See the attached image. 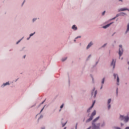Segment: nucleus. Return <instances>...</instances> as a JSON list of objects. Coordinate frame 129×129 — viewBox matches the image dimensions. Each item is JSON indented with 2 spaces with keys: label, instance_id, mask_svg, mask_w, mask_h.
<instances>
[{
  "label": "nucleus",
  "instance_id": "obj_1",
  "mask_svg": "<svg viewBox=\"0 0 129 129\" xmlns=\"http://www.w3.org/2000/svg\"><path fill=\"white\" fill-rule=\"evenodd\" d=\"M99 118H100V117L98 116L93 120V122H92L93 129H99V126L100 125V124H98V126H96V125H95V124L94 123L95 122H96V121H97V120H98V119H99Z\"/></svg>",
  "mask_w": 129,
  "mask_h": 129
},
{
  "label": "nucleus",
  "instance_id": "obj_2",
  "mask_svg": "<svg viewBox=\"0 0 129 129\" xmlns=\"http://www.w3.org/2000/svg\"><path fill=\"white\" fill-rule=\"evenodd\" d=\"M96 114V111L94 110L92 113L90 117L86 120V122H89V121H91V120H92V119H93V117H94V115H95Z\"/></svg>",
  "mask_w": 129,
  "mask_h": 129
},
{
  "label": "nucleus",
  "instance_id": "obj_3",
  "mask_svg": "<svg viewBox=\"0 0 129 129\" xmlns=\"http://www.w3.org/2000/svg\"><path fill=\"white\" fill-rule=\"evenodd\" d=\"M119 119H120V120H124L125 122H127V121H128L129 120V117L120 115Z\"/></svg>",
  "mask_w": 129,
  "mask_h": 129
},
{
  "label": "nucleus",
  "instance_id": "obj_4",
  "mask_svg": "<svg viewBox=\"0 0 129 129\" xmlns=\"http://www.w3.org/2000/svg\"><path fill=\"white\" fill-rule=\"evenodd\" d=\"M123 52V50H122V46L121 45H119V55L120 57L121 55H122V53Z\"/></svg>",
  "mask_w": 129,
  "mask_h": 129
},
{
  "label": "nucleus",
  "instance_id": "obj_5",
  "mask_svg": "<svg viewBox=\"0 0 129 129\" xmlns=\"http://www.w3.org/2000/svg\"><path fill=\"white\" fill-rule=\"evenodd\" d=\"M117 76V85H119V78H118V76H117V75L114 74V77L115 79V78H116Z\"/></svg>",
  "mask_w": 129,
  "mask_h": 129
},
{
  "label": "nucleus",
  "instance_id": "obj_6",
  "mask_svg": "<svg viewBox=\"0 0 129 129\" xmlns=\"http://www.w3.org/2000/svg\"><path fill=\"white\" fill-rule=\"evenodd\" d=\"M95 104V101H94L92 106L87 110V112H90V110H91V108H92V107H93V106H94Z\"/></svg>",
  "mask_w": 129,
  "mask_h": 129
},
{
  "label": "nucleus",
  "instance_id": "obj_7",
  "mask_svg": "<svg viewBox=\"0 0 129 129\" xmlns=\"http://www.w3.org/2000/svg\"><path fill=\"white\" fill-rule=\"evenodd\" d=\"M111 65V66H113V69H114V68L115 67V61H114V59L112 60Z\"/></svg>",
  "mask_w": 129,
  "mask_h": 129
},
{
  "label": "nucleus",
  "instance_id": "obj_8",
  "mask_svg": "<svg viewBox=\"0 0 129 129\" xmlns=\"http://www.w3.org/2000/svg\"><path fill=\"white\" fill-rule=\"evenodd\" d=\"M124 11H128L129 12V10L127 8H121L119 10V12H123Z\"/></svg>",
  "mask_w": 129,
  "mask_h": 129
},
{
  "label": "nucleus",
  "instance_id": "obj_9",
  "mask_svg": "<svg viewBox=\"0 0 129 129\" xmlns=\"http://www.w3.org/2000/svg\"><path fill=\"white\" fill-rule=\"evenodd\" d=\"M113 23H110L104 26L103 27V29H106V28H108V27H109V26H110V25H111Z\"/></svg>",
  "mask_w": 129,
  "mask_h": 129
},
{
  "label": "nucleus",
  "instance_id": "obj_10",
  "mask_svg": "<svg viewBox=\"0 0 129 129\" xmlns=\"http://www.w3.org/2000/svg\"><path fill=\"white\" fill-rule=\"evenodd\" d=\"M93 43L92 42H90L87 46V49H89V48H90V47H91V46H92Z\"/></svg>",
  "mask_w": 129,
  "mask_h": 129
},
{
  "label": "nucleus",
  "instance_id": "obj_11",
  "mask_svg": "<svg viewBox=\"0 0 129 129\" xmlns=\"http://www.w3.org/2000/svg\"><path fill=\"white\" fill-rule=\"evenodd\" d=\"M73 30H74L75 31H76L77 30V27L75 25H73L72 27Z\"/></svg>",
  "mask_w": 129,
  "mask_h": 129
},
{
  "label": "nucleus",
  "instance_id": "obj_12",
  "mask_svg": "<svg viewBox=\"0 0 129 129\" xmlns=\"http://www.w3.org/2000/svg\"><path fill=\"white\" fill-rule=\"evenodd\" d=\"M6 85H10V83L9 82H7L5 84H4V86H6Z\"/></svg>",
  "mask_w": 129,
  "mask_h": 129
},
{
  "label": "nucleus",
  "instance_id": "obj_13",
  "mask_svg": "<svg viewBox=\"0 0 129 129\" xmlns=\"http://www.w3.org/2000/svg\"><path fill=\"white\" fill-rule=\"evenodd\" d=\"M128 31H129V24H127L126 32H128Z\"/></svg>",
  "mask_w": 129,
  "mask_h": 129
},
{
  "label": "nucleus",
  "instance_id": "obj_14",
  "mask_svg": "<svg viewBox=\"0 0 129 129\" xmlns=\"http://www.w3.org/2000/svg\"><path fill=\"white\" fill-rule=\"evenodd\" d=\"M110 102H111V99H109L108 100V104H109V103H110Z\"/></svg>",
  "mask_w": 129,
  "mask_h": 129
},
{
  "label": "nucleus",
  "instance_id": "obj_15",
  "mask_svg": "<svg viewBox=\"0 0 129 129\" xmlns=\"http://www.w3.org/2000/svg\"><path fill=\"white\" fill-rule=\"evenodd\" d=\"M67 59V57H65L64 58H62L61 61H62V62H64V61H65V60H66Z\"/></svg>",
  "mask_w": 129,
  "mask_h": 129
},
{
  "label": "nucleus",
  "instance_id": "obj_16",
  "mask_svg": "<svg viewBox=\"0 0 129 129\" xmlns=\"http://www.w3.org/2000/svg\"><path fill=\"white\" fill-rule=\"evenodd\" d=\"M105 78H104L103 79H102V84H103L104 83V80H105Z\"/></svg>",
  "mask_w": 129,
  "mask_h": 129
},
{
  "label": "nucleus",
  "instance_id": "obj_17",
  "mask_svg": "<svg viewBox=\"0 0 129 129\" xmlns=\"http://www.w3.org/2000/svg\"><path fill=\"white\" fill-rule=\"evenodd\" d=\"M96 94H97V91H95V92L94 97H95V96H96Z\"/></svg>",
  "mask_w": 129,
  "mask_h": 129
},
{
  "label": "nucleus",
  "instance_id": "obj_18",
  "mask_svg": "<svg viewBox=\"0 0 129 129\" xmlns=\"http://www.w3.org/2000/svg\"><path fill=\"white\" fill-rule=\"evenodd\" d=\"M34 35H35V32L34 33H31L30 35V37H32V36H34Z\"/></svg>",
  "mask_w": 129,
  "mask_h": 129
},
{
  "label": "nucleus",
  "instance_id": "obj_19",
  "mask_svg": "<svg viewBox=\"0 0 129 129\" xmlns=\"http://www.w3.org/2000/svg\"><path fill=\"white\" fill-rule=\"evenodd\" d=\"M44 108H45V106H44L42 109L41 110L40 112H42V111H43V110H44Z\"/></svg>",
  "mask_w": 129,
  "mask_h": 129
},
{
  "label": "nucleus",
  "instance_id": "obj_20",
  "mask_svg": "<svg viewBox=\"0 0 129 129\" xmlns=\"http://www.w3.org/2000/svg\"><path fill=\"white\" fill-rule=\"evenodd\" d=\"M64 106V104H62L61 106H60V108H63V107Z\"/></svg>",
  "mask_w": 129,
  "mask_h": 129
},
{
  "label": "nucleus",
  "instance_id": "obj_21",
  "mask_svg": "<svg viewBox=\"0 0 129 129\" xmlns=\"http://www.w3.org/2000/svg\"><path fill=\"white\" fill-rule=\"evenodd\" d=\"M110 107H111L110 104H109L108 106V109H109L110 108Z\"/></svg>",
  "mask_w": 129,
  "mask_h": 129
},
{
  "label": "nucleus",
  "instance_id": "obj_22",
  "mask_svg": "<svg viewBox=\"0 0 129 129\" xmlns=\"http://www.w3.org/2000/svg\"><path fill=\"white\" fill-rule=\"evenodd\" d=\"M21 40H19V41L16 43V44H19V43L21 42Z\"/></svg>",
  "mask_w": 129,
  "mask_h": 129
},
{
  "label": "nucleus",
  "instance_id": "obj_23",
  "mask_svg": "<svg viewBox=\"0 0 129 129\" xmlns=\"http://www.w3.org/2000/svg\"><path fill=\"white\" fill-rule=\"evenodd\" d=\"M104 14H105V11H104V12H103L102 15H104Z\"/></svg>",
  "mask_w": 129,
  "mask_h": 129
},
{
  "label": "nucleus",
  "instance_id": "obj_24",
  "mask_svg": "<svg viewBox=\"0 0 129 129\" xmlns=\"http://www.w3.org/2000/svg\"><path fill=\"white\" fill-rule=\"evenodd\" d=\"M36 20H37V19H33V22H34V21H36Z\"/></svg>",
  "mask_w": 129,
  "mask_h": 129
},
{
  "label": "nucleus",
  "instance_id": "obj_25",
  "mask_svg": "<svg viewBox=\"0 0 129 129\" xmlns=\"http://www.w3.org/2000/svg\"><path fill=\"white\" fill-rule=\"evenodd\" d=\"M76 129H77V123L76 125Z\"/></svg>",
  "mask_w": 129,
  "mask_h": 129
},
{
  "label": "nucleus",
  "instance_id": "obj_26",
  "mask_svg": "<svg viewBox=\"0 0 129 129\" xmlns=\"http://www.w3.org/2000/svg\"><path fill=\"white\" fill-rule=\"evenodd\" d=\"M44 102H45V100L43 101L41 103V104H43V103H44Z\"/></svg>",
  "mask_w": 129,
  "mask_h": 129
},
{
  "label": "nucleus",
  "instance_id": "obj_27",
  "mask_svg": "<svg viewBox=\"0 0 129 129\" xmlns=\"http://www.w3.org/2000/svg\"><path fill=\"white\" fill-rule=\"evenodd\" d=\"M78 38H81V36L77 37L76 38V39H78Z\"/></svg>",
  "mask_w": 129,
  "mask_h": 129
},
{
  "label": "nucleus",
  "instance_id": "obj_28",
  "mask_svg": "<svg viewBox=\"0 0 129 129\" xmlns=\"http://www.w3.org/2000/svg\"><path fill=\"white\" fill-rule=\"evenodd\" d=\"M125 129H129V127H126Z\"/></svg>",
  "mask_w": 129,
  "mask_h": 129
},
{
  "label": "nucleus",
  "instance_id": "obj_29",
  "mask_svg": "<svg viewBox=\"0 0 129 129\" xmlns=\"http://www.w3.org/2000/svg\"><path fill=\"white\" fill-rule=\"evenodd\" d=\"M91 128V127H89V128H88L87 129H90Z\"/></svg>",
  "mask_w": 129,
  "mask_h": 129
},
{
  "label": "nucleus",
  "instance_id": "obj_30",
  "mask_svg": "<svg viewBox=\"0 0 129 129\" xmlns=\"http://www.w3.org/2000/svg\"><path fill=\"white\" fill-rule=\"evenodd\" d=\"M119 2H122V0H119Z\"/></svg>",
  "mask_w": 129,
  "mask_h": 129
},
{
  "label": "nucleus",
  "instance_id": "obj_31",
  "mask_svg": "<svg viewBox=\"0 0 129 129\" xmlns=\"http://www.w3.org/2000/svg\"><path fill=\"white\" fill-rule=\"evenodd\" d=\"M104 46H106V44H105L104 45Z\"/></svg>",
  "mask_w": 129,
  "mask_h": 129
},
{
  "label": "nucleus",
  "instance_id": "obj_32",
  "mask_svg": "<svg viewBox=\"0 0 129 129\" xmlns=\"http://www.w3.org/2000/svg\"><path fill=\"white\" fill-rule=\"evenodd\" d=\"M121 126H122V125H123L122 123H121Z\"/></svg>",
  "mask_w": 129,
  "mask_h": 129
},
{
  "label": "nucleus",
  "instance_id": "obj_33",
  "mask_svg": "<svg viewBox=\"0 0 129 129\" xmlns=\"http://www.w3.org/2000/svg\"><path fill=\"white\" fill-rule=\"evenodd\" d=\"M65 126V124H63V125H62V126Z\"/></svg>",
  "mask_w": 129,
  "mask_h": 129
},
{
  "label": "nucleus",
  "instance_id": "obj_34",
  "mask_svg": "<svg viewBox=\"0 0 129 129\" xmlns=\"http://www.w3.org/2000/svg\"><path fill=\"white\" fill-rule=\"evenodd\" d=\"M25 57H26V55H24V58H25Z\"/></svg>",
  "mask_w": 129,
  "mask_h": 129
},
{
  "label": "nucleus",
  "instance_id": "obj_35",
  "mask_svg": "<svg viewBox=\"0 0 129 129\" xmlns=\"http://www.w3.org/2000/svg\"><path fill=\"white\" fill-rule=\"evenodd\" d=\"M116 93H117V90H116Z\"/></svg>",
  "mask_w": 129,
  "mask_h": 129
},
{
  "label": "nucleus",
  "instance_id": "obj_36",
  "mask_svg": "<svg viewBox=\"0 0 129 129\" xmlns=\"http://www.w3.org/2000/svg\"><path fill=\"white\" fill-rule=\"evenodd\" d=\"M92 95H93V92L92 93Z\"/></svg>",
  "mask_w": 129,
  "mask_h": 129
},
{
  "label": "nucleus",
  "instance_id": "obj_37",
  "mask_svg": "<svg viewBox=\"0 0 129 129\" xmlns=\"http://www.w3.org/2000/svg\"><path fill=\"white\" fill-rule=\"evenodd\" d=\"M41 129H45V127H43V128H41Z\"/></svg>",
  "mask_w": 129,
  "mask_h": 129
},
{
  "label": "nucleus",
  "instance_id": "obj_38",
  "mask_svg": "<svg viewBox=\"0 0 129 129\" xmlns=\"http://www.w3.org/2000/svg\"><path fill=\"white\" fill-rule=\"evenodd\" d=\"M94 90H95V88L93 89V91H94Z\"/></svg>",
  "mask_w": 129,
  "mask_h": 129
},
{
  "label": "nucleus",
  "instance_id": "obj_39",
  "mask_svg": "<svg viewBox=\"0 0 129 129\" xmlns=\"http://www.w3.org/2000/svg\"><path fill=\"white\" fill-rule=\"evenodd\" d=\"M24 3H25V1H24V2H23V4H22V5H24Z\"/></svg>",
  "mask_w": 129,
  "mask_h": 129
},
{
  "label": "nucleus",
  "instance_id": "obj_40",
  "mask_svg": "<svg viewBox=\"0 0 129 129\" xmlns=\"http://www.w3.org/2000/svg\"><path fill=\"white\" fill-rule=\"evenodd\" d=\"M102 88V86H101V89Z\"/></svg>",
  "mask_w": 129,
  "mask_h": 129
},
{
  "label": "nucleus",
  "instance_id": "obj_41",
  "mask_svg": "<svg viewBox=\"0 0 129 129\" xmlns=\"http://www.w3.org/2000/svg\"><path fill=\"white\" fill-rule=\"evenodd\" d=\"M63 129H66V127H65Z\"/></svg>",
  "mask_w": 129,
  "mask_h": 129
},
{
  "label": "nucleus",
  "instance_id": "obj_42",
  "mask_svg": "<svg viewBox=\"0 0 129 129\" xmlns=\"http://www.w3.org/2000/svg\"><path fill=\"white\" fill-rule=\"evenodd\" d=\"M127 63H128V65H129V61H128V62H127Z\"/></svg>",
  "mask_w": 129,
  "mask_h": 129
},
{
  "label": "nucleus",
  "instance_id": "obj_43",
  "mask_svg": "<svg viewBox=\"0 0 129 129\" xmlns=\"http://www.w3.org/2000/svg\"><path fill=\"white\" fill-rule=\"evenodd\" d=\"M121 14H124L123 13H121Z\"/></svg>",
  "mask_w": 129,
  "mask_h": 129
},
{
  "label": "nucleus",
  "instance_id": "obj_44",
  "mask_svg": "<svg viewBox=\"0 0 129 129\" xmlns=\"http://www.w3.org/2000/svg\"><path fill=\"white\" fill-rule=\"evenodd\" d=\"M113 20H114V18H113Z\"/></svg>",
  "mask_w": 129,
  "mask_h": 129
},
{
  "label": "nucleus",
  "instance_id": "obj_45",
  "mask_svg": "<svg viewBox=\"0 0 129 129\" xmlns=\"http://www.w3.org/2000/svg\"><path fill=\"white\" fill-rule=\"evenodd\" d=\"M90 57V55L89 56V57Z\"/></svg>",
  "mask_w": 129,
  "mask_h": 129
}]
</instances>
